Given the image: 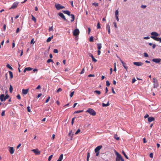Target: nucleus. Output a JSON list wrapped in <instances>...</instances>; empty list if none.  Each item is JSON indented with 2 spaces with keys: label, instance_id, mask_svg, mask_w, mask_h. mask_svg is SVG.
Masks as SVG:
<instances>
[{
  "label": "nucleus",
  "instance_id": "41",
  "mask_svg": "<svg viewBox=\"0 0 161 161\" xmlns=\"http://www.w3.org/2000/svg\"><path fill=\"white\" fill-rule=\"evenodd\" d=\"M53 155H51L48 158V161H51V158L53 157Z\"/></svg>",
  "mask_w": 161,
  "mask_h": 161
},
{
  "label": "nucleus",
  "instance_id": "13",
  "mask_svg": "<svg viewBox=\"0 0 161 161\" xmlns=\"http://www.w3.org/2000/svg\"><path fill=\"white\" fill-rule=\"evenodd\" d=\"M115 153L116 155V158L117 159H120L122 157L121 155L118 152H116L115 150Z\"/></svg>",
  "mask_w": 161,
  "mask_h": 161
},
{
  "label": "nucleus",
  "instance_id": "35",
  "mask_svg": "<svg viewBox=\"0 0 161 161\" xmlns=\"http://www.w3.org/2000/svg\"><path fill=\"white\" fill-rule=\"evenodd\" d=\"M93 5L95 6V7H97L98 6V4L96 3H92Z\"/></svg>",
  "mask_w": 161,
  "mask_h": 161
},
{
  "label": "nucleus",
  "instance_id": "32",
  "mask_svg": "<svg viewBox=\"0 0 161 161\" xmlns=\"http://www.w3.org/2000/svg\"><path fill=\"white\" fill-rule=\"evenodd\" d=\"M50 62H52V63H53V60L52 59H48L47 61V63H50Z\"/></svg>",
  "mask_w": 161,
  "mask_h": 161
},
{
  "label": "nucleus",
  "instance_id": "14",
  "mask_svg": "<svg viewBox=\"0 0 161 161\" xmlns=\"http://www.w3.org/2000/svg\"><path fill=\"white\" fill-rule=\"evenodd\" d=\"M155 119L153 117H150L148 118V121L149 122H151L153 121Z\"/></svg>",
  "mask_w": 161,
  "mask_h": 161
},
{
  "label": "nucleus",
  "instance_id": "58",
  "mask_svg": "<svg viewBox=\"0 0 161 161\" xmlns=\"http://www.w3.org/2000/svg\"><path fill=\"white\" fill-rule=\"evenodd\" d=\"M34 39L32 38L31 41V44H32V43L34 44L35 42H34Z\"/></svg>",
  "mask_w": 161,
  "mask_h": 161
},
{
  "label": "nucleus",
  "instance_id": "15",
  "mask_svg": "<svg viewBox=\"0 0 161 161\" xmlns=\"http://www.w3.org/2000/svg\"><path fill=\"white\" fill-rule=\"evenodd\" d=\"M29 91V89H23L22 90V92L23 94L25 95Z\"/></svg>",
  "mask_w": 161,
  "mask_h": 161
},
{
  "label": "nucleus",
  "instance_id": "27",
  "mask_svg": "<svg viewBox=\"0 0 161 161\" xmlns=\"http://www.w3.org/2000/svg\"><path fill=\"white\" fill-rule=\"evenodd\" d=\"M6 67L9 69H10L11 70H12L13 69V68H12V67L10 66V65L8 64H7V65H6Z\"/></svg>",
  "mask_w": 161,
  "mask_h": 161
},
{
  "label": "nucleus",
  "instance_id": "62",
  "mask_svg": "<svg viewBox=\"0 0 161 161\" xmlns=\"http://www.w3.org/2000/svg\"><path fill=\"white\" fill-rule=\"evenodd\" d=\"M150 39V37L149 36H145L144 37V39Z\"/></svg>",
  "mask_w": 161,
  "mask_h": 161
},
{
  "label": "nucleus",
  "instance_id": "26",
  "mask_svg": "<svg viewBox=\"0 0 161 161\" xmlns=\"http://www.w3.org/2000/svg\"><path fill=\"white\" fill-rule=\"evenodd\" d=\"M9 95H8V94H7L5 97L4 96V101H5L7 99H8L9 98Z\"/></svg>",
  "mask_w": 161,
  "mask_h": 161
},
{
  "label": "nucleus",
  "instance_id": "49",
  "mask_svg": "<svg viewBox=\"0 0 161 161\" xmlns=\"http://www.w3.org/2000/svg\"><path fill=\"white\" fill-rule=\"evenodd\" d=\"M80 130L79 129H78L75 132V134H78L80 132Z\"/></svg>",
  "mask_w": 161,
  "mask_h": 161
},
{
  "label": "nucleus",
  "instance_id": "52",
  "mask_svg": "<svg viewBox=\"0 0 161 161\" xmlns=\"http://www.w3.org/2000/svg\"><path fill=\"white\" fill-rule=\"evenodd\" d=\"M84 72H85V70H84V68L83 69H82V70L81 72L80 73V74H83V73H84Z\"/></svg>",
  "mask_w": 161,
  "mask_h": 161
},
{
  "label": "nucleus",
  "instance_id": "25",
  "mask_svg": "<svg viewBox=\"0 0 161 161\" xmlns=\"http://www.w3.org/2000/svg\"><path fill=\"white\" fill-rule=\"evenodd\" d=\"M83 111V110L76 111H75V112L74 113V114L79 113H80L82 112Z\"/></svg>",
  "mask_w": 161,
  "mask_h": 161
},
{
  "label": "nucleus",
  "instance_id": "38",
  "mask_svg": "<svg viewBox=\"0 0 161 161\" xmlns=\"http://www.w3.org/2000/svg\"><path fill=\"white\" fill-rule=\"evenodd\" d=\"M101 28L100 23L98 22L97 24V29H99Z\"/></svg>",
  "mask_w": 161,
  "mask_h": 161
},
{
  "label": "nucleus",
  "instance_id": "6",
  "mask_svg": "<svg viewBox=\"0 0 161 161\" xmlns=\"http://www.w3.org/2000/svg\"><path fill=\"white\" fill-rule=\"evenodd\" d=\"M31 151L33 152L36 155H39L40 154V152L37 149H33Z\"/></svg>",
  "mask_w": 161,
  "mask_h": 161
},
{
  "label": "nucleus",
  "instance_id": "40",
  "mask_svg": "<svg viewBox=\"0 0 161 161\" xmlns=\"http://www.w3.org/2000/svg\"><path fill=\"white\" fill-rule=\"evenodd\" d=\"M119 14V11L118 10H117L115 11V16H118Z\"/></svg>",
  "mask_w": 161,
  "mask_h": 161
},
{
  "label": "nucleus",
  "instance_id": "23",
  "mask_svg": "<svg viewBox=\"0 0 161 161\" xmlns=\"http://www.w3.org/2000/svg\"><path fill=\"white\" fill-rule=\"evenodd\" d=\"M8 72H9V75H10V78L11 79H12L13 77V73H12V71H9Z\"/></svg>",
  "mask_w": 161,
  "mask_h": 161
},
{
  "label": "nucleus",
  "instance_id": "60",
  "mask_svg": "<svg viewBox=\"0 0 161 161\" xmlns=\"http://www.w3.org/2000/svg\"><path fill=\"white\" fill-rule=\"evenodd\" d=\"M141 7L143 8H145L146 7V6L145 5H142Z\"/></svg>",
  "mask_w": 161,
  "mask_h": 161
},
{
  "label": "nucleus",
  "instance_id": "11",
  "mask_svg": "<svg viewBox=\"0 0 161 161\" xmlns=\"http://www.w3.org/2000/svg\"><path fill=\"white\" fill-rule=\"evenodd\" d=\"M151 38L153 39L155 41H159V42H161V38H160L159 37H154L153 36H151Z\"/></svg>",
  "mask_w": 161,
  "mask_h": 161
},
{
  "label": "nucleus",
  "instance_id": "10",
  "mask_svg": "<svg viewBox=\"0 0 161 161\" xmlns=\"http://www.w3.org/2000/svg\"><path fill=\"white\" fill-rule=\"evenodd\" d=\"M161 59L159 58H154L152 60V61L158 64L161 61Z\"/></svg>",
  "mask_w": 161,
  "mask_h": 161
},
{
  "label": "nucleus",
  "instance_id": "47",
  "mask_svg": "<svg viewBox=\"0 0 161 161\" xmlns=\"http://www.w3.org/2000/svg\"><path fill=\"white\" fill-rule=\"evenodd\" d=\"M75 117H74L72 118V121H71V124L72 125H73L74 123V120L75 119Z\"/></svg>",
  "mask_w": 161,
  "mask_h": 161
},
{
  "label": "nucleus",
  "instance_id": "64",
  "mask_svg": "<svg viewBox=\"0 0 161 161\" xmlns=\"http://www.w3.org/2000/svg\"><path fill=\"white\" fill-rule=\"evenodd\" d=\"M70 3H71V4L72 7H74V5H73V1H71L70 2Z\"/></svg>",
  "mask_w": 161,
  "mask_h": 161
},
{
  "label": "nucleus",
  "instance_id": "42",
  "mask_svg": "<svg viewBox=\"0 0 161 161\" xmlns=\"http://www.w3.org/2000/svg\"><path fill=\"white\" fill-rule=\"evenodd\" d=\"M74 91L70 93V94L69 96L71 97H72L73 96L74 94Z\"/></svg>",
  "mask_w": 161,
  "mask_h": 161
},
{
  "label": "nucleus",
  "instance_id": "30",
  "mask_svg": "<svg viewBox=\"0 0 161 161\" xmlns=\"http://www.w3.org/2000/svg\"><path fill=\"white\" fill-rule=\"evenodd\" d=\"M114 137L115 139L117 140H119V137H118L117 135L115 134L114 135Z\"/></svg>",
  "mask_w": 161,
  "mask_h": 161
},
{
  "label": "nucleus",
  "instance_id": "31",
  "mask_svg": "<svg viewBox=\"0 0 161 161\" xmlns=\"http://www.w3.org/2000/svg\"><path fill=\"white\" fill-rule=\"evenodd\" d=\"M94 93H96L98 94V95L100 94L101 93L100 91H98V90H96V91H94Z\"/></svg>",
  "mask_w": 161,
  "mask_h": 161
},
{
  "label": "nucleus",
  "instance_id": "44",
  "mask_svg": "<svg viewBox=\"0 0 161 161\" xmlns=\"http://www.w3.org/2000/svg\"><path fill=\"white\" fill-rule=\"evenodd\" d=\"M144 56L145 57H148V55L147 53H144Z\"/></svg>",
  "mask_w": 161,
  "mask_h": 161
},
{
  "label": "nucleus",
  "instance_id": "29",
  "mask_svg": "<svg viewBox=\"0 0 161 161\" xmlns=\"http://www.w3.org/2000/svg\"><path fill=\"white\" fill-rule=\"evenodd\" d=\"M13 90V88L12 86L10 85V87H9V92L10 93H11L12 92Z\"/></svg>",
  "mask_w": 161,
  "mask_h": 161
},
{
  "label": "nucleus",
  "instance_id": "9",
  "mask_svg": "<svg viewBox=\"0 0 161 161\" xmlns=\"http://www.w3.org/2000/svg\"><path fill=\"white\" fill-rule=\"evenodd\" d=\"M151 35H152L151 36H153L154 37H157L159 36V34L156 32L153 31L151 33Z\"/></svg>",
  "mask_w": 161,
  "mask_h": 161
},
{
  "label": "nucleus",
  "instance_id": "19",
  "mask_svg": "<svg viewBox=\"0 0 161 161\" xmlns=\"http://www.w3.org/2000/svg\"><path fill=\"white\" fill-rule=\"evenodd\" d=\"M4 94H2L0 95V99L1 101L3 102V101H4Z\"/></svg>",
  "mask_w": 161,
  "mask_h": 161
},
{
  "label": "nucleus",
  "instance_id": "7",
  "mask_svg": "<svg viewBox=\"0 0 161 161\" xmlns=\"http://www.w3.org/2000/svg\"><path fill=\"white\" fill-rule=\"evenodd\" d=\"M58 15L60 16V17H61L62 19H64V20L66 21H67V19L64 14L62 13H59L58 14Z\"/></svg>",
  "mask_w": 161,
  "mask_h": 161
},
{
  "label": "nucleus",
  "instance_id": "43",
  "mask_svg": "<svg viewBox=\"0 0 161 161\" xmlns=\"http://www.w3.org/2000/svg\"><path fill=\"white\" fill-rule=\"evenodd\" d=\"M92 61L94 62L95 63L97 61V60L95 58H94V57L92 58Z\"/></svg>",
  "mask_w": 161,
  "mask_h": 161
},
{
  "label": "nucleus",
  "instance_id": "1",
  "mask_svg": "<svg viewBox=\"0 0 161 161\" xmlns=\"http://www.w3.org/2000/svg\"><path fill=\"white\" fill-rule=\"evenodd\" d=\"M86 113H88L91 115H92L93 116H95L96 114V112L95 111L91 108H89L86 111Z\"/></svg>",
  "mask_w": 161,
  "mask_h": 161
},
{
  "label": "nucleus",
  "instance_id": "51",
  "mask_svg": "<svg viewBox=\"0 0 161 161\" xmlns=\"http://www.w3.org/2000/svg\"><path fill=\"white\" fill-rule=\"evenodd\" d=\"M106 29L107 30L110 29V26L109 25H107L106 27Z\"/></svg>",
  "mask_w": 161,
  "mask_h": 161
},
{
  "label": "nucleus",
  "instance_id": "46",
  "mask_svg": "<svg viewBox=\"0 0 161 161\" xmlns=\"http://www.w3.org/2000/svg\"><path fill=\"white\" fill-rule=\"evenodd\" d=\"M48 30L49 31H53V26L49 27Z\"/></svg>",
  "mask_w": 161,
  "mask_h": 161
},
{
  "label": "nucleus",
  "instance_id": "45",
  "mask_svg": "<svg viewBox=\"0 0 161 161\" xmlns=\"http://www.w3.org/2000/svg\"><path fill=\"white\" fill-rule=\"evenodd\" d=\"M50 99V96L48 97L47 99L45 101L46 103H47L48 102V101H49V100Z\"/></svg>",
  "mask_w": 161,
  "mask_h": 161
},
{
  "label": "nucleus",
  "instance_id": "16",
  "mask_svg": "<svg viewBox=\"0 0 161 161\" xmlns=\"http://www.w3.org/2000/svg\"><path fill=\"white\" fill-rule=\"evenodd\" d=\"M63 12L65 14H67L69 16H70L71 14H70V12L68 10H63Z\"/></svg>",
  "mask_w": 161,
  "mask_h": 161
},
{
  "label": "nucleus",
  "instance_id": "33",
  "mask_svg": "<svg viewBox=\"0 0 161 161\" xmlns=\"http://www.w3.org/2000/svg\"><path fill=\"white\" fill-rule=\"evenodd\" d=\"M126 65V64L125 63H124V65H122L123 66L124 68L126 69V71H127L128 67Z\"/></svg>",
  "mask_w": 161,
  "mask_h": 161
},
{
  "label": "nucleus",
  "instance_id": "55",
  "mask_svg": "<svg viewBox=\"0 0 161 161\" xmlns=\"http://www.w3.org/2000/svg\"><path fill=\"white\" fill-rule=\"evenodd\" d=\"M27 111L28 112H31L30 108L29 106H28L27 107Z\"/></svg>",
  "mask_w": 161,
  "mask_h": 161
},
{
  "label": "nucleus",
  "instance_id": "28",
  "mask_svg": "<svg viewBox=\"0 0 161 161\" xmlns=\"http://www.w3.org/2000/svg\"><path fill=\"white\" fill-rule=\"evenodd\" d=\"M32 18L31 19L32 20L34 21L35 23L36 22V18L34 17L32 15H31Z\"/></svg>",
  "mask_w": 161,
  "mask_h": 161
},
{
  "label": "nucleus",
  "instance_id": "4",
  "mask_svg": "<svg viewBox=\"0 0 161 161\" xmlns=\"http://www.w3.org/2000/svg\"><path fill=\"white\" fill-rule=\"evenodd\" d=\"M19 3L18 2H14L12 6L9 8V9H14L16 8L19 4Z\"/></svg>",
  "mask_w": 161,
  "mask_h": 161
},
{
  "label": "nucleus",
  "instance_id": "50",
  "mask_svg": "<svg viewBox=\"0 0 161 161\" xmlns=\"http://www.w3.org/2000/svg\"><path fill=\"white\" fill-rule=\"evenodd\" d=\"M53 52L55 53H57L58 52V50L57 49H55L53 50Z\"/></svg>",
  "mask_w": 161,
  "mask_h": 161
},
{
  "label": "nucleus",
  "instance_id": "3",
  "mask_svg": "<svg viewBox=\"0 0 161 161\" xmlns=\"http://www.w3.org/2000/svg\"><path fill=\"white\" fill-rule=\"evenodd\" d=\"M80 31L78 29H76L73 32V35L75 36H78L79 34Z\"/></svg>",
  "mask_w": 161,
  "mask_h": 161
},
{
  "label": "nucleus",
  "instance_id": "2",
  "mask_svg": "<svg viewBox=\"0 0 161 161\" xmlns=\"http://www.w3.org/2000/svg\"><path fill=\"white\" fill-rule=\"evenodd\" d=\"M55 7L58 10L65 8L64 6H61L60 4L58 3L55 4Z\"/></svg>",
  "mask_w": 161,
  "mask_h": 161
},
{
  "label": "nucleus",
  "instance_id": "57",
  "mask_svg": "<svg viewBox=\"0 0 161 161\" xmlns=\"http://www.w3.org/2000/svg\"><path fill=\"white\" fill-rule=\"evenodd\" d=\"M62 89L60 88H59L57 90V92H59L62 91Z\"/></svg>",
  "mask_w": 161,
  "mask_h": 161
},
{
  "label": "nucleus",
  "instance_id": "39",
  "mask_svg": "<svg viewBox=\"0 0 161 161\" xmlns=\"http://www.w3.org/2000/svg\"><path fill=\"white\" fill-rule=\"evenodd\" d=\"M110 83L108 80H107L106 81V85L107 86H110Z\"/></svg>",
  "mask_w": 161,
  "mask_h": 161
},
{
  "label": "nucleus",
  "instance_id": "18",
  "mask_svg": "<svg viewBox=\"0 0 161 161\" xmlns=\"http://www.w3.org/2000/svg\"><path fill=\"white\" fill-rule=\"evenodd\" d=\"M153 88H157V87L158 86V81H157L156 82H155L153 84Z\"/></svg>",
  "mask_w": 161,
  "mask_h": 161
},
{
  "label": "nucleus",
  "instance_id": "8",
  "mask_svg": "<svg viewBox=\"0 0 161 161\" xmlns=\"http://www.w3.org/2000/svg\"><path fill=\"white\" fill-rule=\"evenodd\" d=\"M103 147L102 145H99L95 149L94 151L95 152H100L99 151Z\"/></svg>",
  "mask_w": 161,
  "mask_h": 161
},
{
  "label": "nucleus",
  "instance_id": "37",
  "mask_svg": "<svg viewBox=\"0 0 161 161\" xmlns=\"http://www.w3.org/2000/svg\"><path fill=\"white\" fill-rule=\"evenodd\" d=\"M32 69V68H31L30 67H28L26 68L25 70H27V71H30V70H31Z\"/></svg>",
  "mask_w": 161,
  "mask_h": 161
},
{
  "label": "nucleus",
  "instance_id": "59",
  "mask_svg": "<svg viewBox=\"0 0 161 161\" xmlns=\"http://www.w3.org/2000/svg\"><path fill=\"white\" fill-rule=\"evenodd\" d=\"M136 81V79L135 78H134L132 79V82L133 83H134Z\"/></svg>",
  "mask_w": 161,
  "mask_h": 161
},
{
  "label": "nucleus",
  "instance_id": "54",
  "mask_svg": "<svg viewBox=\"0 0 161 161\" xmlns=\"http://www.w3.org/2000/svg\"><path fill=\"white\" fill-rule=\"evenodd\" d=\"M88 54L89 57H91L92 58L94 57L93 55L91 53H89Z\"/></svg>",
  "mask_w": 161,
  "mask_h": 161
},
{
  "label": "nucleus",
  "instance_id": "36",
  "mask_svg": "<svg viewBox=\"0 0 161 161\" xmlns=\"http://www.w3.org/2000/svg\"><path fill=\"white\" fill-rule=\"evenodd\" d=\"M122 153H123V154H124V156H125V158L126 159H128V156L126 155V154L124 152V151H122Z\"/></svg>",
  "mask_w": 161,
  "mask_h": 161
},
{
  "label": "nucleus",
  "instance_id": "56",
  "mask_svg": "<svg viewBox=\"0 0 161 161\" xmlns=\"http://www.w3.org/2000/svg\"><path fill=\"white\" fill-rule=\"evenodd\" d=\"M149 156L151 158H153V154L152 153H150L149 154Z\"/></svg>",
  "mask_w": 161,
  "mask_h": 161
},
{
  "label": "nucleus",
  "instance_id": "34",
  "mask_svg": "<svg viewBox=\"0 0 161 161\" xmlns=\"http://www.w3.org/2000/svg\"><path fill=\"white\" fill-rule=\"evenodd\" d=\"M89 41L90 42H93V36H92L90 37V38Z\"/></svg>",
  "mask_w": 161,
  "mask_h": 161
},
{
  "label": "nucleus",
  "instance_id": "63",
  "mask_svg": "<svg viewBox=\"0 0 161 161\" xmlns=\"http://www.w3.org/2000/svg\"><path fill=\"white\" fill-rule=\"evenodd\" d=\"M1 115L2 116H4L5 115V111H2V114H1Z\"/></svg>",
  "mask_w": 161,
  "mask_h": 161
},
{
  "label": "nucleus",
  "instance_id": "48",
  "mask_svg": "<svg viewBox=\"0 0 161 161\" xmlns=\"http://www.w3.org/2000/svg\"><path fill=\"white\" fill-rule=\"evenodd\" d=\"M157 81H158V80L156 79L155 78H153V82H154V83L156 82Z\"/></svg>",
  "mask_w": 161,
  "mask_h": 161
},
{
  "label": "nucleus",
  "instance_id": "24",
  "mask_svg": "<svg viewBox=\"0 0 161 161\" xmlns=\"http://www.w3.org/2000/svg\"><path fill=\"white\" fill-rule=\"evenodd\" d=\"M71 16V18L72 19L71 20V22H72L74 21L75 19L74 15L73 14H71L70 15Z\"/></svg>",
  "mask_w": 161,
  "mask_h": 161
},
{
  "label": "nucleus",
  "instance_id": "61",
  "mask_svg": "<svg viewBox=\"0 0 161 161\" xmlns=\"http://www.w3.org/2000/svg\"><path fill=\"white\" fill-rule=\"evenodd\" d=\"M95 75H94L90 74L88 75V77H94Z\"/></svg>",
  "mask_w": 161,
  "mask_h": 161
},
{
  "label": "nucleus",
  "instance_id": "5",
  "mask_svg": "<svg viewBox=\"0 0 161 161\" xmlns=\"http://www.w3.org/2000/svg\"><path fill=\"white\" fill-rule=\"evenodd\" d=\"M133 63L134 65L137 66H141L143 64V63L141 62H134Z\"/></svg>",
  "mask_w": 161,
  "mask_h": 161
},
{
  "label": "nucleus",
  "instance_id": "22",
  "mask_svg": "<svg viewBox=\"0 0 161 161\" xmlns=\"http://www.w3.org/2000/svg\"><path fill=\"white\" fill-rule=\"evenodd\" d=\"M97 49L98 50H100L102 47V44L101 43H97Z\"/></svg>",
  "mask_w": 161,
  "mask_h": 161
},
{
  "label": "nucleus",
  "instance_id": "53",
  "mask_svg": "<svg viewBox=\"0 0 161 161\" xmlns=\"http://www.w3.org/2000/svg\"><path fill=\"white\" fill-rule=\"evenodd\" d=\"M17 97L19 100L21 99V97H20V95L19 94H18L17 96Z\"/></svg>",
  "mask_w": 161,
  "mask_h": 161
},
{
  "label": "nucleus",
  "instance_id": "21",
  "mask_svg": "<svg viewBox=\"0 0 161 161\" xmlns=\"http://www.w3.org/2000/svg\"><path fill=\"white\" fill-rule=\"evenodd\" d=\"M53 37V36H52L51 37H49L47 39V42H49L51 41V39H52Z\"/></svg>",
  "mask_w": 161,
  "mask_h": 161
},
{
  "label": "nucleus",
  "instance_id": "17",
  "mask_svg": "<svg viewBox=\"0 0 161 161\" xmlns=\"http://www.w3.org/2000/svg\"><path fill=\"white\" fill-rule=\"evenodd\" d=\"M63 154H61L57 161H61L63 159Z\"/></svg>",
  "mask_w": 161,
  "mask_h": 161
},
{
  "label": "nucleus",
  "instance_id": "20",
  "mask_svg": "<svg viewBox=\"0 0 161 161\" xmlns=\"http://www.w3.org/2000/svg\"><path fill=\"white\" fill-rule=\"evenodd\" d=\"M109 105V101H108L107 104H105L104 103H102V106L103 107H107Z\"/></svg>",
  "mask_w": 161,
  "mask_h": 161
},
{
  "label": "nucleus",
  "instance_id": "12",
  "mask_svg": "<svg viewBox=\"0 0 161 161\" xmlns=\"http://www.w3.org/2000/svg\"><path fill=\"white\" fill-rule=\"evenodd\" d=\"M8 148H9V151L11 154H13L14 152V150L13 147H8Z\"/></svg>",
  "mask_w": 161,
  "mask_h": 161
}]
</instances>
